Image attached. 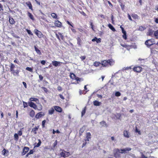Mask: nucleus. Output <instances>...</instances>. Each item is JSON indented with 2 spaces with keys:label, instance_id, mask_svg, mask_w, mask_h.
<instances>
[{
  "label": "nucleus",
  "instance_id": "nucleus-1",
  "mask_svg": "<svg viewBox=\"0 0 158 158\" xmlns=\"http://www.w3.org/2000/svg\"><path fill=\"white\" fill-rule=\"evenodd\" d=\"M15 65L11 63L10 66V69L12 73L14 76L19 75V70L18 69L15 70Z\"/></svg>",
  "mask_w": 158,
  "mask_h": 158
},
{
  "label": "nucleus",
  "instance_id": "nucleus-2",
  "mask_svg": "<svg viewBox=\"0 0 158 158\" xmlns=\"http://www.w3.org/2000/svg\"><path fill=\"white\" fill-rule=\"evenodd\" d=\"M145 44L148 47H149L155 44V41L154 39H151L145 41Z\"/></svg>",
  "mask_w": 158,
  "mask_h": 158
},
{
  "label": "nucleus",
  "instance_id": "nucleus-3",
  "mask_svg": "<svg viewBox=\"0 0 158 158\" xmlns=\"http://www.w3.org/2000/svg\"><path fill=\"white\" fill-rule=\"evenodd\" d=\"M121 152L120 149L115 148L114 150V156L115 158H118L120 156Z\"/></svg>",
  "mask_w": 158,
  "mask_h": 158
},
{
  "label": "nucleus",
  "instance_id": "nucleus-4",
  "mask_svg": "<svg viewBox=\"0 0 158 158\" xmlns=\"http://www.w3.org/2000/svg\"><path fill=\"white\" fill-rule=\"evenodd\" d=\"M34 31L35 34L37 35L38 38H40L43 37V35L40 31L37 29H35Z\"/></svg>",
  "mask_w": 158,
  "mask_h": 158
},
{
  "label": "nucleus",
  "instance_id": "nucleus-5",
  "mask_svg": "<svg viewBox=\"0 0 158 158\" xmlns=\"http://www.w3.org/2000/svg\"><path fill=\"white\" fill-rule=\"evenodd\" d=\"M120 28H121L122 32L123 34V35H122V37L124 39L126 40L127 38L126 31L124 30V28L122 27V26H120Z\"/></svg>",
  "mask_w": 158,
  "mask_h": 158
},
{
  "label": "nucleus",
  "instance_id": "nucleus-6",
  "mask_svg": "<svg viewBox=\"0 0 158 158\" xmlns=\"http://www.w3.org/2000/svg\"><path fill=\"white\" fill-rule=\"evenodd\" d=\"M142 69V68L140 66H135L133 68V71L137 73H140Z\"/></svg>",
  "mask_w": 158,
  "mask_h": 158
},
{
  "label": "nucleus",
  "instance_id": "nucleus-7",
  "mask_svg": "<svg viewBox=\"0 0 158 158\" xmlns=\"http://www.w3.org/2000/svg\"><path fill=\"white\" fill-rule=\"evenodd\" d=\"M45 115V114L43 112H40L37 113L35 115V118L37 119L40 118Z\"/></svg>",
  "mask_w": 158,
  "mask_h": 158
},
{
  "label": "nucleus",
  "instance_id": "nucleus-8",
  "mask_svg": "<svg viewBox=\"0 0 158 158\" xmlns=\"http://www.w3.org/2000/svg\"><path fill=\"white\" fill-rule=\"evenodd\" d=\"M108 63V66H112L113 65L115 64V61L112 59H110L107 60Z\"/></svg>",
  "mask_w": 158,
  "mask_h": 158
},
{
  "label": "nucleus",
  "instance_id": "nucleus-9",
  "mask_svg": "<svg viewBox=\"0 0 158 158\" xmlns=\"http://www.w3.org/2000/svg\"><path fill=\"white\" fill-rule=\"evenodd\" d=\"M91 135L90 133L89 132H87L86 134V139H84V141H89V139H91Z\"/></svg>",
  "mask_w": 158,
  "mask_h": 158
},
{
  "label": "nucleus",
  "instance_id": "nucleus-10",
  "mask_svg": "<svg viewBox=\"0 0 158 158\" xmlns=\"http://www.w3.org/2000/svg\"><path fill=\"white\" fill-rule=\"evenodd\" d=\"M53 108L55 109V110L57 112H58L59 113H61L63 111V110H62V108L61 107H60L59 106H54Z\"/></svg>",
  "mask_w": 158,
  "mask_h": 158
},
{
  "label": "nucleus",
  "instance_id": "nucleus-11",
  "mask_svg": "<svg viewBox=\"0 0 158 158\" xmlns=\"http://www.w3.org/2000/svg\"><path fill=\"white\" fill-rule=\"evenodd\" d=\"M52 63L53 65L55 67H57L60 65V64L62 63L60 61H58L56 60H54L52 61Z\"/></svg>",
  "mask_w": 158,
  "mask_h": 158
},
{
  "label": "nucleus",
  "instance_id": "nucleus-12",
  "mask_svg": "<svg viewBox=\"0 0 158 158\" xmlns=\"http://www.w3.org/2000/svg\"><path fill=\"white\" fill-rule=\"evenodd\" d=\"M29 148L28 147H24L23 149V151L22 153L23 156L25 155L29 151Z\"/></svg>",
  "mask_w": 158,
  "mask_h": 158
},
{
  "label": "nucleus",
  "instance_id": "nucleus-13",
  "mask_svg": "<svg viewBox=\"0 0 158 158\" xmlns=\"http://www.w3.org/2000/svg\"><path fill=\"white\" fill-rule=\"evenodd\" d=\"M101 64L103 67H107L108 65V61L107 60H104L101 61V63L99 62V64Z\"/></svg>",
  "mask_w": 158,
  "mask_h": 158
},
{
  "label": "nucleus",
  "instance_id": "nucleus-14",
  "mask_svg": "<svg viewBox=\"0 0 158 158\" xmlns=\"http://www.w3.org/2000/svg\"><path fill=\"white\" fill-rule=\"evenodd\" d=\"M54 24L56 27H62L61 23L58 20H56L54 22Z\"/></svg>",
  "mask_w": 158,
  "mask_h": 158
},
{
  "label": "nucleus",
  "instance_id": "nucleus-15",
  "mask_svg": "<svg viewBox=\"0 0 158 158\" xmlns=\"http://www.w3.org/2000/svg\"><path fill=\"white\" fill-rule=\"evenodd\" d=\"M28 103L29 106L31 107H32L35 109H37V106L34 102H29Z\"/></svg>",
  "mask_w": 158,
  "mask_h": 158
},
{
  "label": "nucleus",
  "instance_id": "nucleus-16",
  "mask_svg": "<svg viewBox=\"0 0 158 158\" xmlns=\"http://www.w3.org/2000/svg\"><path fill=\"white\" fill-rule=\"evenodd\" d=\"M131 148H127L123 149H120L121 153H125L127 151H130Z\"/></svg>",
  "mask_w": 158,
  "mask_h": 158
},
{
  "label": "nucleus",
  "instance_id": "nucleus-17",
  "mask_svg": "<svg viewBox=\"0 0 158 158\" xmlns=\"http://www.w3.org/2000/svg\"><path fill=\"white\" fill-rule=\"evenodd\" d=\"M39 126H38L36 127H35L34 128L32 129L31 132H33L34 134H37V131H38Z\"/></svg>",
  "mask_w": 158,
  "mask_h": 158
},
{
  "label": "nucleus",
  "instance_id": "nucleus-18",
  "mask_svg": "<svg viewBox=\"0 0 158 158\" xmlns=\"http://www.w3.org/2000/svg\"><path fill=\"white\" fill-rule=\"evenodd\" d=\"M65 152H66V151L65 150H62V152L60 153V156L64 158L68 157V155H65Z\"/></svg>",
  "mask_w": 158,
  "mask_h": 158
},
{
  "label": "nucleus",
  "instance_id": "nucleus-19",
  "mask_svg": "<svg viewBox=\"0 0 158 158\" xmlns=\"http://www.w3.org/2000/svg\"><path fill=\"white\" fill-rule=\"evenodd\" d=\"M123 135L125 137L127 138L129 137V132L127 130H124L123 132Z\"/></svg>",
  "mask_w": 158,
  "mask_h": 158
},
{
  "label": "nucleus",
  "instance_id": "nucleus-20",
  "mask_svg": "<svg viewBox=\"0 0 158 158\" xmlns=\"http://www.w3.org/2000/svg\"><path fill=\"white\" fill-rule=\"evenodd\" d=\"M77 44L78 45L79 47H81V44L82 43V40L81 39V38L79 37H78L77 38Z\"/></svg>",
  "mask_w": 158,
  "mask_h": 158
},
{
  "label": "nucleus",
  "instance_id": "nucleus-21",
  "mask_svg": "<svg viewBox=\"0 0 158 158\" xmlns=\"http://www.w3.org/2000/svg\"><path fill=\"white\" fill-rule=\"evenodd\" d=\"M27 6L29 7V9L32 10V6L30 2L28 1L26 3Z\"/></svg>",
  "mask_w": 158,
  "mask_h": 158
},
{
  "label": "nucleus",
  "instance_id": "nucleus-22",
  "mask_svg": "<svg viewBox=\"0 0 158 158\" xmlns=\"http://www.w3.org/2000/svg\"><path fill=\"white\" fill-rule=\"evenodd\" d=\"M153 31L151 29H149L147 33V36H152L153 33Z\"/></svg>",
  "mask_w": 158,
  "mask_h": 158
},
{
  "label": "nucleus",
  "instance_id": "nucleus-23",
  "mask_svg": "<svg viewBox=\"0 0 158 158\" xmlns=\"http://www.w3.org/2000/svg\"><path fill=\"white\" fill-rule=\"evenodd\" d=\"M54 111L55 109H54V108L52 107L48 110V114H52L54 113Z\"/></svg>",
  "mask_w": 158,
  "mask_h": 158
},
{
  "label": "nucleus",
  "instance_id": "nucleus-24",
  "mask_svg": "<svg viewBox=\"0 0 158 158\" xmlns=\"http://www.w3.org/2000/svg\"><path fill=\"white\" fill-rule=\"evenodd\" d=\"M108 26L112 31L114 32L116 31L115 29L111 24H109L108 25Z\"/></svg>",
  "mask_w": 158,
  "mask_h": 158
},
{
  "label": "nucleus",
  "instance_id": "nucleus-25",
  "mask_svg": "<svg viewBox=\"0 0 158 158\" xmlns=\"http://www.w3.org/2000/svg\"><path fill=\"white\" fill-rule=\"evenodd\" d=\"M35 115V111L32 110L29 113V115L31 117H33Z\"/></svg>",
  "mask_w": 158,
  "mask_h": 158
},
{
  "label": "nucleus",
  "instance_id": "nucleus-26",
  "mask_svg": "<svg viewBox=\"0 0 158 158\" xmlns=\"http://www.w3.org/2000/svg\"><path fill=\"white\" fill-rule=\"evenodd\" d=\"M34 48L35 51L39 55L41 54V53L40 50L38 49L35 46H34Z\"/></svg>",
  "mask_w": 158,
  "mask_h": 158
},
{
  "label": "nucleus",
  "instance_id": "nucleus-27",
  "mask_svg": "<svg viewBox=\"0 0 158 158\" xmlns=\"http://www.w3.org/2000/svg\"><path fill=\"white\" fill-rule=\"evenodd\" d=\"M114 116L117 119H120L121 114L120 113H116L114 115Z\"/></svg>",
  "mask_w": 158,
  "mask_h": 158
},
{
  "label": "nucleus",
  "instance_id": "nucleus-28",
  "mask_svg": "<svg viewBox=\"0 0 158 158\" xmlns=\"http://www.w3.org/2000/svg\"><path fill=\"white\" fill-rule=\"evenodd\" d=\"M9 21L10 23L11 24H14L15 23L14 19L11 18H9Z\"/></svg>",
  "mask_w": 158,
  "mask_h": 158
},
{
  "label": "nucleus",
  "instance_id": "nucleus-29",
  "mask_svg": "<svg viewBox=\"0 0 158 158\" xmlns=\"http://www.w3.org/2000/svg\"><path fill=\"white\" fill-rule=\"evenodd\" d=\"M39 142L36 145H35L34 148H37L39 147L40 145H41V140L40 139H38Z\"/></svg>",
  "mask_w": 158,
  "mask_h": 158
},
{
  "label": "nucleus",
  "instance_id": "nucleus-30",
  "mask_svg": "<svg viewBox=\"0 0 158 158\" xmlns=\"http://www.w3.org/2000/svg\"><path fill=\"white\" fill-rule=\"evenodd\" d=\"M70 77L71 79L74 80L76 77V76L73 73H70Z\"/></svg>",
  "mask_w": 158,
  "mask_h": 158
},
{
  "label": "nucleus",
  "instance_id": "nucleus-31",
  "mask_svg": "<svg viewBox=\"0 0 158 158\" xmlns=\"http://www.w3.org/2000/svg\"><path fill=\"white\" fill-rule=\"evenodd\" d=\"M28 15L29 17L32 20H34V18L33 15L31 13H30L28 12Z\"/></svg>",
  "mask_w": 158,
  "mask_h": 158
},
{
  "label": "nucleus",
  "instance_id": "nucleus-32",
  "mask_svg": "<svg viewBox=\"0 0 158 158\" xmlns=\"http://www.w3.org/2000/svg\"><path fill=\"white\" fill-rule=\"evenodd\" d=\"M102 127H107L106 123V122L104 121H102L100 123Z\"/></svg>",
  "mask_w": 158,
  "mask_h": 158
},
{
  "label": "nucleus",
  "instance_id": "nucleus-33",
  "mask_svg": "<svg viewBox=\"0 0 158 158\" xmlns=\"http://www.w3.org/2000/svg\"><path fill=\"white\" fill-rule=\"evenodd\" d=\"M86 107L85 106L82 110L81 112V116H83L85 114L86 112Z\"/></svg>",
  "mask_w": 158,
  "mask_h": 158
},
{
  "label": "nucleus",
  "instance_id": "nucleus-34",
  "mask_svg": "<svg viewBox=\"0 0 158 158\" xmlns=\"http://www.w3.org/2000/svg\"><path fill=\"white\" fill-rule=\"evenodd\" d=\"M52 17L54 19H57V15L55 13H52L51 14Z\"/></svg>",
  "mask_w": 158,
  "mask_h": 158
},
{
  "label": "nucleus",
  "instance_id": "nucleus-35",
  "mask_svg": "<svg viewBox=\"0 0 158 158\" xmlns=\"http://www.w3.org/2000/svg\"><path fill=\"white\" fill-rule=\"evenodd\" d=\"M154 35L156 39H158V30L155 31Z\"/></svg>",
  "mask_w": 158,
  "mask_h": 158
},
{
  "label": "nucleus",
  "instance_id": "nucleus-36",
  "mask_svg": "<svg viewBox=\"0 0 158 158\" xmlns=\"http://www.w3.org/2000/svg\"><path fill=\"white\" fill-rule=\"evenodd\" d=\"M14 139L15 140L17 141L19 139V135L15 133L14 135Z\"/></svg>",
  "mask_w": 158,
  "mask_h": 158
},
{
  "label": "nucleus",
  "instance_id": "nucleus-37",
  "mask_svg": "<svg viewBox=\"0 0 158 158\" xmlns=\"http://www.w3.org/2000/svg\"><path fill=\"white\" fill-rule=\"evenodd\" d=\"M30 100L32 101L35 102H36L37 101H38V99L37 98H31L30 99Z\"/></svg>",
  "mask_w": 158,
  "mask_h": 158
},
{
  "label": "nucleus",
  "instance_id": "nucleus-38",
  "mask_svg": "<svg viewBox=\"0 0 158 158\" xmlns=\"http://www.w3.org/2000/svg\"><path fill=\"white\" fill-rule=\"evenodd\" d=\"M85 130L84 128L83 127H82L80 128V131H79V134L80 135H81L83 133V132Z\"/></svg>",
  "mask_w": 158,
  "mask_h": 158
},
{
  "label": "nucleus",
  "instance_id": "nucleus-39",
  "mask_svg": "<svg viewBox=\"0 0 158 158\" xmlns=\"http://www.w3.org/2000/svg\"><path fill=\"white\" fill-rule=\"evenodd\" d=\"M46 122V121L45 120H44L42 121V126L43 128L45 127V124Z\"/></svg>",
  "mask_w": 158,
  "mask_h": 158
},
{
  "label": "nucleus",
  "instance_id": "nucleus-40",
  "mask_svg": "<svg viewBox=\"0 0 158 158\" xmlns=\"http://www.w3.org/2000/svg\"><path fill=\"white\" fill-rule=\"evenodd\" d=\"M94 105L95 106H99V101L95 100L93 102Z\"/></svg>",
  "mask_w": 158,
  "mask_h": 158
},
{
  "label": "nucleus",
  "instance_id": "nucleus-41",
  "mask_svg": "<svg viewBox=\"0 0 158 158\" xmlns=\"http://www.w3.org/2000/svg\"><path fill=\"white\" fill-rule=\"evenodd\" d=\"M26 69L27 71H28L31 72H33V69L31 67H27Z\"/></svg>",
  "mask_w": 158,
  "mask_h": 158
},
{
  "label": "nucleus",
  "instance_id": "nucleus-42",
  "mask_svg": "<svg viewBox=\"0 0 158 158\" xmlns=\"http://www.w3.org/2000/svg\"><path fill=\"white\" fill-rule=\"evenodd\" d=\"M26 30L28 34L31 35H33V34L30 30L28 29H26Z\"/></svg>",
  "mask_w": 158,
  "mask_h": 158
},
{
  "label": "nucleus",
  "instance_id": "nucleus-43",
  "mask_svg": "<svg viewBox=\"0 0 158 158\" xmlns=\"http://www.w3.org/2000/svg\"><path fill=\"white\" fill-rule=\"evenodd\" d=\"M92 41L93 42L96 41L97 43H98L99 42V39H98L96 37H95V38L93 39Z\"/></svg>",
  "mask_w": 158,
  "mask_h": 158
},
{
  "label": "nucleus",
  "instance_id": "nucleus-44",
  "mask_svg": "<svg viewBox=\"0 0 158 158\" xmlns=\"http://www.w3.org/2000/svg\"><path fill=\"white\" fill-rule=\"evenodd\" d=\"M121 95V94L118 91L116 92L115 93V95L116 97L120 96Z\"/></svg>",
  "mask_w": 158,
  "mask_h": 158
},
{
  "label": "nucleus",
  "instance_id": "nucleus-45",
  "mask_svg": "<svg viewBox=\"0 0 158 158\" xmlns=\"http://www.w3.org/2000/svg\"><path fill=\"white\" fill-rule=\"evenodd\" d=\"M92 96L93 97H94L96 96L99 97V94H96V92H94L92 94Z\"/></svg>",
  "mask_w": 158,
  "mask_h": 158
},
{
  "label": "nucleus",
  "instance_id": "nucleus-46",
  "mask_svg": "<svg viewBox=\"0 0 158 158\" xmlns=\"http://www.w3.org/2000/svg\"><path fill=\"white\" fill-rule=\"evenodd\" d=\"M2 152L3 153V155H5V154L6 152H8V150H6L5 149H4Z\"/></svg>",
  "mask_w": 158,
  "mask_h": 158
},
{
  "label": "nucleus",
  "instance_id": "nucleus-47",
  "mask_svg": "<svg viewBox=\"0 0 158 158\" xmlns=\"http://www.w3.org/2000/svg\"><path fill=\"white\" fill-rule=\"evenodd\" d=\"M131 16L133 18L135 19H137L138 17V16L135 14L132 15Z\"/></svg>",
  "mask_w": 158,
  "mask_h": 158
},
{
  "label": "nucleus",
  "instance_id": "nucleus-48",
  "mask_svg": "<svg viewBox=\"0 0 158 158\" xmlns=\"http://www.w3.org/2000/svg\"><path fill=\"white\" fill-rule=\"evenodd\" d=\"M86 92V91L85 92V91L81 90H80L79 91L80 95H81V94H85Z\"/></svg>",
  "mask_w": 158,
  "mask_h": 158
},
{
  "label": "nucleus",
  "instance_id": "nucleus-49",
  "mask_svg": "<svg viewBox=\"0 0 158 158\" xmlns=\"http://www.w3.org/2000/svg\"><path fill=\"white\" fill-rule=\"evenodd\" d=\"M35 152V150L34 149L31 150L29 152H28L29 153V154L30 155L33 154V153Z\"/></svg>",
  "mask_w": 158,
  "mask_h": 158
},
{
  "label": "nucleus",
  "instance_id": "nucleus-50",
  "mask_svg": "<svg viewBox=\"0 0 158 158\" xmlns=\"http://www.w3.org/2000/svg\"><path fill=\"white\" fill-rule=\"evenodd\" d=\"M93 65L95 66H99V62H95L94 63Z\"/></svg>",
  "mask_w": 158,
  "mask_h": 158
},
{
  "label": "nucleus",
  "instance_id": "nucleus-51",
  "mask_svg": "<svg viewBox=\"0 0 158 158\" xmlns=\"http://www.w3.org/2000/svg\"><path fill=\"white\" fill-rule=\"evenodd\" d=\"M90 26L91 28L93 31H94V25L93 24V23L92 22H90Z\"/></svg>",
  "mask_w": 158,
  "mask_h": 158
},
{
  "label": "nucleus",
  "instance_id": "nucleus-52",
  "mask_svg": "<svg viewBox=\"0 0 158 158\" xmlns=\"http://www.w3.org/2000/svg\"><path fill=\"white\" fill-rule=\"evenodd\" d=\"M23 105L24 108L28 106L27 103L24 102H23Z\"/></svg>",
  "mask_w": 158,
  "mask_h": 158
},
{
  "label": "nucleus",
  "instance_id": "nucleus-53",
  "mask_svg": "<svg viewBox=\"0 0 158 158\" xmlns=\"http://www.w3.org/2000/svg\"><path fill=\"white\" fill-rule=\"evenodd\" d=\"M57 140H56L55 142H54L53 144V148H55L57 145Z\"/></svg>",
  "mask_w": 158,
  "mask_h": 158
},
{
  "label": "nucleus",
  "instance_id": "nucleus-54",
  "mask_svg": "<svg viewBox=\"0 0 158 158\" xmlns=\"http://www.w3.org/2000/svg\"><path fill=\"white\" fill-rule=\"evenodd\" d=\"M58 34V35H60V37L61 38V39L63 40L64 38V37L62 34L60 32H59Z\"/></svg>",
  "mask_w": 158,
  "mask_h": 158
},
{
  "label": "nucleus",
  "instance_id": "nucleus-55",
  "mask_svg": "<svg viewBox=\"0 0 158 158\" xmlns=\"http://www.w3.org/2000/svg\"><path fill=\"white\" fill-rule=\"evenodd\" d=\"M42 88L43 89V90L45 92H46V93L48 92V90L46 88L43 87H42Z\"/></svg>",
  "mask_w": 158,
  "mask_h": 158
},
{
  "label": "nucleus",
  "instance_id": "nucleus-56",
  "mask_svg": "<svg viewBox=\"0 0 158 158\" xmlns=\"http://www.w3.org/2000/svg\"><path fill=\"white\" fill-rule=\"evenodd\" d=\"M84 143H83L82 146V148L83 147H84L87 144V142L86 141H84Z\"/></svg>",
  "mask_w": 158,
  "mask_h": 158
},
{
  "label": "nucleus",
  "instance_id": "nucleus-57",
  "mask_svg": "<svg viewBox=\"0 0 158 158\" xmlns=\"http://www.w3.org/2000/svg\"><path fill=\"white\" fill-rule=\"evenodd\" d=\"M74 80H75L77 81H81V79L80 78L78 77H75V79Z\"/></svg>",
  "mask_w": 158,
  "mask_h": 158
},
{
  "label": "nucleus",
  "instance_id": "nucleus-58",
  "mask_svg": "<svg viewBox=\"0 0 158 158\" xmlns=\"http://www.w3.org/2000/svg\"><path fill=\"white\" fill-rule=\"evenodd\" d=\"M18 135H19V136H21L22 134V131H19L18 132Z\"/></svg>",
  "mask_w": 158,
  "mask_h": 158
},
{
  "label": "nucleus",
  "instance_id": "nucleus-59",
  "mask_svg": "<svg viewBox=\"0 0 158 158\" xmlns=\"http://www.w3.org/2000/svg\"><path fill=\"white\" fill-rule=\"evenodd\" d=\"M39 78L40 80L41 81L43 79V77L41 75H39Z\"/></svg>",
  "mask_w": 158,
  "mask_h": 158
},
{
  "label": "nucleus",
  "instance_id": "nucleus-60",
  "mask_svg": "<svg viewBox=\"0 0 158 158\" xmlns=\"http://www.w3.org/2000/svg\"><path fill=\"white\" fill-rule=\"evenodd\" d=\"M57 89L59 91H61L62 90V88L60 86H58L57 87Z\"/></svg>",
  "mask_w": 158,
  "mask_h": 158
},
{
  "label": "nucleus",
  "instance_id": "nucleus-61",
  "mask_svg": "<svg viewBox=\"0 0 158 158\" xmlns=\"http://www.w3.org/2000/svg\"><path fill=\"white\" fill-rule=\"evenodd\" d=\"M85 58H86V57L85 56H81L80 57V58L82 60H85Z\"/></svg>",
  "mask_w": 158,
  "mask_h": 158
},
{
  "label": "nucleus",
  "instance_id": "nucleus-62",
  "mask_svg": "<svg viewBox=\"0 0 158 158\" xmlns=\"http://www.w3.org/2000/svg\"><path fill=\"white\" fill-rule=\"evenodd\" d=\"M46 63L45 60H42L41 61V63L43 65H45Z\"/></svg>",
  "mask_w": 158,
  "mask_h": 158
},
{
  "label": "nucleus",
  "instance_id": "nucleus-63",
  "mask_svg": "<svg viewBox=\"0 0 158 158\" xmlns=\"http://www.w3.org/2000/svg\"><path fill=\"white\" fill-rule=\"evenodd\" d=\"M59 96H60V98L64 100V98L61 94H59Z\"/></svg>",
  "mask_w": 158,
  "mask_h": 158
},
{
  "label": "nucleus",
  "instance_id": "nucleus-64",
  "mask_svg": "<svg viewBox=\"0 0 158 158\" xmlns=\"http://www.w3.org/2000/svg\"><path fill=\"white\" fill-rule=\"evenodd\" d=\"M154 19L155 22L156 23L158 24V18H154Z\"/></svg>",
  "mask_w": 158,
  "mask_h": 158
}]
</instances>
